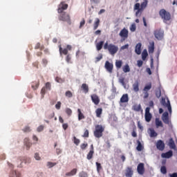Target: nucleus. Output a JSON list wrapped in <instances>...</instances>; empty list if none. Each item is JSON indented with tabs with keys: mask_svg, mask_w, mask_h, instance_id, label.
I'll return each instance as SVG.
<instances>
[{
	"mask_svg": "<svg viewBox=\"0 0 177 177\" xmlns=\"http://www.w3.org/2000/svg\"><path fill=\"white\" fill-rule=\"evenodd\" d=\"M79 177H88V173L82 171L79 173Z\"/></svg>",
	"mask_w": 177,
	"mask_h": 177,
	"instance_id": "a18cd8bd",
	"label": "nucleus"
},
{
	"mask_svg": "<svg viewBox=\"0 0 177 177\" xmlns=\"http://www.w3.org/2000/svg\"><path fill=\"white\" fill-rule=\"evenodd\" d=\"M59 15L58 16V19L59 21H66L68 24L71 25V18L70 17V15L67 14V12H58Z\"/></svg>",
	"mask_w": 177,
	"mask_h": 177,
	"instance_id": "20e7f679",
	"label": "nucleus"
},
{
	"mask_svg": "<svg viewBox=\"0 0 177 177\" xmlns=\"http://www.w3.org/2000/svg\"><path fill=\"white\" fill-rule=\"evenodd\" d=\"M160 172L161 174H163V175H165L167 174V167L165 166H162L160 168Z\"/></svg>",
	"mask_w": 177,
	"mask_h": 177,
	"instance_id": "49530a36",
	"label": "nucleus"
},
{
	"mask_svg": "<svg viewBox=\"0 0 177 177\" xmlns=\"http://www.w3.org/2000/svg\"><path fill=\"white\" fill-rule=\"evenodd\" d=\"M21 177V174L19 173V172H17V171H12L10 174V176L9 177Z\"/></svg>",
	"mask_w": 177,
	"mask_h": 177,
	"instance_id": "473e14b6",
	"label": "nucleus"
},
{
	"mask_svg": "<svg viewBox=\"0 0 177 177\" xmlns=\"http://www.w3.org/2000/svg\"><path fill=\"white\" fill-rule=\"evenodd\" d=\"M35 49H41V50H42V49H44V48L42 46L41 47L40 43H37L35 46Z\"/></svg>",
	"mask_w": 177,
	"mask_h": 177,
	"instance_id": "4d7b16f0",
	"label": "nucleus"
},
{
	"mask_svg": "<svg viewBox=\"0 0 177 177\" xmlns=\"http://www.w3.org/2000/svg\"><path fill=\"white\" fill-rule=\"evenodd\" d=\"M39 86V80L35 81L32 82V89H38V87Z\"/></svg>",
	"mask_w": 177,
	"mask_h": 177,
	"instance_id": "c85d7f7f",
	"label": "nucleus"
},
{
	"mask_svg": "<svg viewBox=\"0 0 177 177\" xmlns=\"http://www.w3.org/2000/svg\"><path fill=\"white\" fill-rule=\"evenodd\" d=\"M169 146L170 149H176V145H175V141H174V139L170 138L169 141Z\"/></svg>",
	"mask_w": 177,
	"mask_h": 177,
	"instance_id": "7c9ffc66",
	"label": "nucleus"
},
{
	"mask_svg": "<svg viewBox=\"0 0 177 177\" xmlns=\"http://www.w3.org/2000/svg\"><path fill=\"white\" fill-rule=\"evenodd\" d=\"M81 88L85 93H88L89 92V86L85 83L82 84Z\"/></svg>",
	"mask_w": 177,
	"mask_h": 177,
	"instance_id": "5701e85b",
	"label": "nucleus"
},
{
	"mask_svg": "<svg viewBox=\"0 0 177 177\" xmlns=\"http://www.w3.org/2000/svg\"><path fill=\"white\" fill-rule=\"evenodd\" d=\"M91 100L93 103L95 104V106H97V104L100 103V98H99V96H97V95L96 94H93L91 95Z\"/></svg>",
	"mask_w": 177,
	"mask_h": 177,
	"instance_id": "4468645a",
	"label": "nucleus"
},
{
	"mask_svg": "<svg viewBox=\"0 0 177 177\" xmlns=\"http://www.w3.org/2000/svg\"><path fill=\"white\" fill-rule=\"evenodd\" d=\"M104 49L109 51V53L111 55V56H114L117 52H118V46L113 44H109L108 42H106L104 45Z\"/></svg>",
	"mask_w": 177,
	"mask_h": 177,
	"instance_id": "f257e3e1",
	"label": "nucleus"
},
{
	"mask_svg": "<svg viewBox=\"0 0 177 177\" xmlns=\"http://www.w3.org/2000/svg\"><path fill=\"white\" fill-rule=\"evenodd\" d=\"M135 52L137 55L142 53V43H138L136 46Z\"/></svg>",
	"mask_w": 177,
	"mask_h": 177,
	"instance_id": "a211bd4d",
	"label": "nucleus"
},
{
	"mask_svg": "<svg viewBox=\"0 0 177 177\" xmlns=\"http://www.w3.org/2000/svg\"><path fill=\"white\" fill-rule=\"evenodd\" d=\"M159 16H160L163 23H167L171 20V13L165 10V9H161L159 11Z\"/></svg>",
	"mask_w": 177,
	"mask_h": 177,
	"instance_id": "f03ea898",
	"label": "nucleus"
},
{
	"mask_svg": "<svg viewBox=\"0 0 177 177\" xmlns=\"http://www.w3.org/2000/svg\"><path fill=\"white\" fill-rule=\"evenodd\" d=\"M132 109L134 111H140V110H142V106H140V104H136L133 106Z\"/></svg>",
	"mask_w": 177,
	"mask_h": 177,
	"instance_id": "c756f323",
	"label": "nucleus"
},
{
	"mask_svg": "<svg viewBox=\"0 0 177 177\" xmlns=\"http://www.w3.org/2000/svg\"><path fill=\"white\" fill-rule=\"evenodd\" d=\"M24 132H31V129L30 127L26 126L24 129H23Z\"/></svg>",
	"mask_w": 177,
	"mask_h": 177,
	"instance_id": "680f3d73",
	"label": "nucleus"
},
{
	"mask_svg": "<svg viewBox=\"0 0 177 177\" xmlns=\"http://www.w3.org/2000/svg\"><path fill=\"white\" fill-rule=\"evenodd\" d=\"M137 171L139 175H143L145 174V163H140L137 167Z\"/></svg>",
	"mask_w": 177,
	"mask_h": 177,
	"instance_id": "9b49d317",
	"label": "nucleus"
},
{
	"mask_svg": "<svg viewBox=\"0 0 177 177\" xmlns=\"http://www.w3.org/2000/svg\"><path fill=\"white\" fill-rule=\"evenodd\" d=\"M166 107H167L170 113H172V108L171 107V102H169V100H168V104Z\"/></svg>",
	"mask_w": 177,
	"mask_h": 177,
	"instance_id": "6e6d98bb",
	"label": "nucleus"
},
{
	"mask_svg": "<svg viewBox=\"0 0 177 177\" xmlns=\"http://www.w3.org/2000/svg\"><path fill=\"white\" fill-rule=\"evenodd\" d=\"M103 132H104V127L102 124L95 125V130L94 131V136L97 139L103 136Z\"/></svg>",
	"mask_w": 177,
	"mask_h": 177,
	"instance_id": "7ed1b4c3",
	"label": "nucleus"
},
{
	"mask_svg": "<svg viewBox=\"0 0 177 177\" xmlns=\"http://www.w3.org/2000/svg\"><path fill=\"white\" fill-rule=\"evenodd\" d=\"M68 8V4L66 3L65 1H62L58 5L57 12L58 13H63L64 10H67Z\"/></svg>",
	"mask_w": 177,
	"mask_h": 177,
	"instance_id": "39448f33",
	"label": "nucleus"
},
{
	"mask_svg": "<svg viewBox=\"0 0 177 177\" xmlns=\"http://www.w3.org/2000/svg\"><path fill=\"white\" fill-rule=\"evenodd\" d=\"M119 35L122 38H128V30H127V28H123L119 33Z\"/></svg>",
	"mask_w": 177,
	"mask_h": 177,
	"instance_id": "f3484780",
	"label": "nucleus"
},
{
	"mask_svg": "<svg viewBox=\"0 0 177 177\" xmlns=\"http://www.w3.org/2000/svg\"><path fill=\"white\" fill-rule=\"evenodd\" d=\"M128 102H129V97H128V94H123L120 98V104L128 103Z\"/></svg>",
	"mask_w": 177,
	"mask_h": 177,
	"instance_id": "2eb2a0df",
	"label": "nucleus"
},
{
	"mask_svg": "<svg viewBox=\"0 0 177 177\" xmlns=\"http://www.w3.org/2000/svg\"><path fill=\"white\" fill-rule=\"evenodd\" d=\"M150 133H149V136L151 138H156V136H158V133L157 132H156V131H154V129H150Z\"/></svg>",
	"mask_w": 177,
	"mask_h": 177,
	"instance_id": "2f4dec72",
	"label": "nucleus"
},
{
	"mask_svg": "<svg viewBox=\"0 0 177 177\" xmlns=\"http://www.w3.org/2000/svg\"><path fill=\"white\" fill-rule=\"evenodd\" d=\"M93 154H95V151H89L86 157L87 160H92L93 158Z\"/></svg>",
	"mask_w": 177,
	"mask_h": 177,
	"instance_id": "f704fd0d",
	"label": "nucleus"
},
{
	"mask_svg": "<svg viewBox=\"0 0 177 177\" xmlns=\"http://www.w3.org/2000/svg\"><path fill=\"white\" fill-rule=\"evenodd\" d=\"M133 175V171H132V168L131 167H127V169H126L125 176L127 177H132Z\"/></svg>",
	"mask_w": 177,
	"mask_h": 177,
	"instance_id": "412c9836",
	"label": "nucleus"
},
{
	"mask_svg": "<svg viewBox=\"0 0 177 177\" xmlns=\"http://www.w3.org/2000/svg\"><path fill=\"white\" fill-rule=\"evenodd\" d=\"M104 41H101L96 44L97 50H102Z\"/></svg>",
	"mask_w": 177,
	"mask_h": 177,
	"instance_id": "72a5a7b5",
	"label": "nucleus"
},
{
	"mask_svg": "<svg viewBox=\"0 0 177 177\" xmlns=\"http://www.w3.org/2000/svg\"><path fill=\"white\" fill-rule=\"evenodd\" d=\"M24 143L26 147V150H30V147H31V146H32V143L30 142V139H28V138H25Z\"/></svg>",
	"mask_w": 177,
	"mask_h": 177,
	"instance_id": "aec40b11",
	"label": "nucleus"
},
{
	"mask_svg": "<svg viewBox=\"0 0 177 177\" xmlns=\"http://www.w3.org/2000/svg\"><path fill=\"white\" fill-rule=\"evenodd\" d=\"M83 138H89V131L88 129L85 130Z\"/></svg>",
	"mask_w": 177,
	"mask_h": 177,
	"instance_id": "864d4df0",
	"label": "nucleus"
},
{
	"mask_svg": "<svg viewBox=\"0 0 177 177\" xmlns=\"http://www.w3.org/2000/svg\"><path fill=\"white\" fill-rule=\"evenodd\" d=\"M155 122H156V125L157 128H158V127H161L162 128V127H163L162 122L161 120H160V119L156 118Z\"/></svg>",
	"mask_w": 177,
	"mask_h": 177,
	"instance_id": "c9c22d12",
	"label": "nucleus"
},
{
	"mask_svg": "<svg viewBox=\"0 0 177 177\" xmlns=\"http://www.w3.org/2000/svg\"><path fill=\"white\" fill-rule=\"evenodd\" d=\"M103 113V109L102 108H98L95 110L96 117L97 118H100L102 117V114Z\"/></svg>",
	"mask_w": 177,
	"mask_h": 177,
	"instance_id": "b1692460",
	"label": "nucleus"
},
{
	"mask_svg": "<svg viewBox=\"0 0 177 177\" xmlns=\"http://www.w3.org/2000/svg\"><path fill=\"white\" fill-rule=\"evenodd\" d=\"M97 167V171L98 174H100V170L102 169V165L97 162H95Z\"/></svg>",
	"mask_w": 177,
	"mask_h": 177,
	"instance_id": "37998d69",
	"label": "nucleus"
},
{
	"mask_svg": "<svg viewBox=\"0 0 177 177\" xmlns=\"http://www.w3.org/2000/svg\"><path fill=\"white\" fill-rule=\"evenodd\" d=\"M147 97H149V92L144 91V99H147Z\"/></svg>",
	"mask_w": 177,
	"mask_h": 177,
	"instance_id": "774afa93",
	"label": "nucleus"
},
{
	"mask_svg": "<svg viewBox=\"0 0 177 177\" xmlns=\"http://www.w3.org/2000/svg\"><path fill=\"white\" fill-rule=\"evenodd\" d=\"M145 121L147 122H150L151 121L152 115L150 113V107H147L145 109Z\"/></svg>",
	"mask_w": 177,
	"mask_h": 177,
	"instance_id": "1a4fd4ad",
	"label": "nucleus"
},
{
	"mask_svg": "<svg viewBox=\"0 0 177 177\" xmlns=\"http://www.w3.org/2000/svg\"><path fill=\"white\" fill-rule=\"evenodd\" d=\"M47 165L48 168H53V167H55V165H56V162H48Z\"/></svg>",
	"mask_w": 177,
	"mask_h": 177,
	"instance_id": "3c124183",
	"label": "nucleus"
},
{
	"mask_svg": "<svg viewBox=\"0 0 177 177\" xmlns=\"http://www.w3.org/2000/svg\"><path fill=\"white\" fill-rule=\"evenodd\" d=\"M149 56V54L147 53V50H144L142 53V60H146V58Z\"/></svg>",
	"mask_w": 177,
	"mask_h": 177,
	"instance_id": "4c0bfd02",
	"label": "nucleus"
},
{
	"mask_svg": "<svg viewBox=\"0 0 177 177\" xmlns=\"http://www.w3.org/2000/svg\"><path fill=\"white\" fill-rule=\"evenodd\" d=\"M80 139L77 138L76 137H73V143L76 145V146H78L80 145Z\"/></svg>",
	"mask_w": 177,
	"mask_h": 177,
	"instance_id": "8fccbe9b",
	"label": "nucleus"
},
{
	"mask_svg": "<svg viewBox=\"0 0 177 177\" xmlns=\"http://www.w3.org/2000/svg\"><path fill=\"white\" fill-rule=\"evenodd\" d=\"M88 147V143H84V144H82L80 145V148L82 149V150H85V149H86Z\"/></svg>",
	"mask_w": 177,
	"mask_h": 177,
	"instance_id": "bf43d9fd",
	"label": "nucleus"
},
{
	"mask_svg": "<svg viewBox=\"0 0 177 177\" xmlns=\"http://www.w3.org/2000/svg\"><path fill=\"white\" fill-rule=\"evenodd\" d=\"M60 107H62V102L60 101H59L55 104V109H57V110H60Z\"/></svg>",
	"mask_w": 177,
	"mask_h": 177,
	"instance_id": "5fc2aeb1",
	"label": "nucleus"
},
{
	"mask_svg": "<svg viewBox=\"0 0 177 177\" xmlns=\"http://www.w3.org/2000/svg\"><path fill=\"white\" fill-rule=\"evenodd\" d=\"M156 149H158V150H160V151H164V149H165V143H164V141H162V140H158L156 142Z\"/></svg>",
	"mask_w": 177,
	"mask_h": 177,
	"instance_id": "0eeeda50",
	"label": "nucleus"
},
{
	"mask_svg": "<svg viewBox=\"0 0 177 177\" xmlns=\"http://www.w3.org/2000/svg\"><path fill=\"white\" fill-rule=\"evenodd\" d=\"M134 10H137L136 12V16L138 17V16H140L142 15V8L140 7V3H136L134 6Z\"/></svg>",
	"mask_w": 177,
	"mask_h": 177,
	"instance_id": "9d476101",
	"label": "nucleus"
},
{
	"mask_svg": "<svg viewBox=\"0 0 177 177\" xmlns=\"http://www.w3.org/2000/svg\"><path fill=\"white\" fill-rule=\"evenodd\" d=\"M59 53L60 55H68V50H67V48H62V46H59Z\"/></svg>",
	"mask_w": 177,
	"mask_h": 177,
	"instance_id": "cd10ccee",
	"label": "nucleus"
},
{
	"mask_svg": "<svg viewBox=\"0 0 177 177\" xmlns=\"http://www.w3.org/2000/svg\"><path fill=\"white\" fill-rule=\"evenodd\" d=\"M46 93V88L45 87H43L41 90V97H44V95Z\"/></svg>",
	"mask_w": 177,
	"mask_h": 177,
	"instance_id": "13d9d810",
	"label": "nucleus"
},
{
	"mask_svg": "<svg viewBox=\"0 0 177 177\" xmlns=\"http://www.w3.org/2000/svg\"><path fill=\"white\" fill-rule=\"evenodd\" d=\"M65 113L67 114V115H68V117H70L71 114H73V110H71L70 108H66L65 109Z\"/></svg>",
	"mask_w": 177,
	"mask_h": 177,
	"instance_id": "79ce46f5",
	"label": "nucleus"
},
{
	"mask_svg": "<svg viewBox=\"0 0 177 177\" xmlns=\"http://www.w3.org/2000/svg\"><path fill=\"white\" fill-rule=\"evenodd\" d=\"M138 146L136 147V150L138 151H142L143 149H145V147L142 145V142H140L139 140H137Z\"/></svg>",
	"mask_w": 177,
	"mask_h": 177,
	"instance_id": "bb28decb",
	"label": "nucleus"
},
{
	"mask_svg": "<svg viewBox=\"0 0 177 177\" xmlns=\"http://www.w3.org/2000/svg\"><path fill=\"white\" fill-rule=\"evenodd\" d=\"M139 85H140V80H136L132 84L133 91L134 92H139Z\"/></svg>",
	"mask_w": 177,
	"mask_h": 177,
	"instance_id": "ddd939ff",
	"label": "nucleus"
},
{
	"mask_svg": "<svg viewBox=\"0 0 177 177\" xmlns=\"http://www.w3.org/2000/svg\"><path fill=\"white\" fill-rule=\"evenodd\" d=\"M150 89H151V83H149L148 85L144 87L143 92H149Z\"/></svg>",
	"mask_w": 177,
	"mask_h": 177,
	"instance_id": "58836bf2",
	"label": "nucleus"
},
{
	"mask_svg": "<svg viewBox=\"0 0 177 177\" xmlns=\"http://www.w3.org/2000/svg\"><path fill=\"white\" fill-rule=\"evenodd\" d=\"M115 67L116 68H121V67H122V61L117 60L115 62Z\"/></svg>",
	"mask_w": 177,
	"mask_h": 177,
	"instance_id": "e433bc0d",
	"label": "nucleus"
},
{
	"mask_svg": "<svg viewBox=\"0 0 177 177\" xmlns=\"http://www.w3.org/2000/svg\"><path fill=\"white\" fill-rule=\"evenodd\" d=\"M65 96L66 97H73V93H71V91H67L66 93H65Z\"/></svg>",
	"mask_w": 177,
	"mask_h": 177,
	"instance_id": "09e8293b",
	"label": "nucleus"
},
{
	"mask_svg": "<svg viewBox=\"0 0 177 177\" xmlns=\"http://www.w3.org/2000/svg\"><path fill=\"white\" fill-rule=\"evenodd\" d=\"M44 88H46L47 91H50L52 89V85L50 84V82H46Z\"/></svg>",
	"mask_w": 177,
	"mask_h": 177,
	"instance_id": "c03bdc74",
	"label": "nucleus"
},
{
	"mask_svg": "<svg viewBox=\"0 0 177 177\" xmlns=\"http://www.w3.org/2000/svg\"><path fill=\"white\" fill-rule=\"evenodd\" d=\"M147 6V0H145L140 5L141 11L143 10Z\"/></svg>",
	"mask_w": 177,
	"mask_h": 177,
	"instance_id": "a19ab883",
	"label": "nucleus"
},
{
	"mask_svg": "<svg viewBox=\"0 0 177 177\" xmlns=\"http://www.w3.org/2000/svg\"><path fill=\"white\" fill-rule=\"evenodd\" d=\"M44 127L43 125H40L37 127V132H42L44 131Z\"/></svg>",
	"mask_w": 177,
	"mask_h": 177,
	"instance_id": "69168bd1",
	"label": "nucleus"
},
{
	"mask_svg": "<svg viewBox=\"0 0 177 177\" xmlns=\"http://www.w3.org/2000/svg\"><path fill=\"white\" fill-rule=\"evenodd\" d=\"M172 156H174L172 151H169L166 153H162L161 154L162 158H171V157H172Z\"/></svg>",
	"mask_w": 177,
	"mask_h": 177,
	"instance_id": "dca6fc26",
	"label": "nucleus"
},
{
	"mask_svg": "<svg viewBox=\"0 0 177 177\" xmlns=\"http://www.w3.org/2000/svg\"><path fill=\"white\" fill-rule=\"evenodd\" d=\"M153 34H154L155 38H156V39H158L159 41H160V39H162V38H164V30L161 29L156 30Z\"/></svg>",
	"mask_w": 177,
	"mask_h": 177,
	"instance_id": "423d86ee",
	"label": "nucleus"
},
{
	"mask_svg": "<svg viewBox=\"0 0 177 177\" xmlns=\"http://www.w3.org/2000/svg\"><path fill=\"white\" fill-rule=\"evenodd\" d=\"M156 96L158 97V99H160L161 97V90L157 91L156 92Z\"/></svg>",
	"mask_w": 177,
	"mask_h": 177,
	"instance_id": "e2e57ef3",
	"label": "nucleus"
},
{
	"mask_svg": "<svg viewBox=\"0 0 177 177\" xmlns=\"http://www.w3.org/2000/svg\"><path fill=\"white\" fill-rule=\"evenodd\" d=\"M85 26V19H82V20L80 21V25L79 26V28H82Z\"/></svg>",
	"mask_w": 177,
	"mask_h": 177,
	"instance_id": "052dcab7",
	"label": "nucleus"
},
{
	"mask_svg": "<svg viewBox=\"0 0 177 177\" xmlns=\"http://www.w3.org/2000/svg\"><path fill=\"white\" fill-rule=\"evenodd\" d=\"M148 52L149 55L154 53V41H151L149 43V46L148 47Z\"/></svg>",
	"mask_w": 177,
	"mask_h": 177,
	"instance_id": "6ab92c4d",
	"label": "nucleus"
},
{
	"mask_svg": "<svg viewBox=\"0 0 177 177\" xmlns=\"http://www.w3.org/2000/svg\"><path fill=\"white\" fill-rule=\"evenodd\" d=\"M123 71H124V73H129V71H131V68H129V65L126 64L123 67Z\"/></svg>",
	"mask_w": 177,
	"mask_h": 177,
	"instance_id": "ea45409f",
	"label": "nucleus"
},
{
	"mask_svg": "<svg viewBox=\"0 0 177 177\" xmlns=\"http://www.w3.org/2000/svg\"><path fill=\"white\" fill-rule=\"evenodd\" d=\"M35 160H37V161H39V160H41V157L39 156V153H35Z\"/></svg>",
	"mask_w": 177,
	"mask_h": 177,
	"instance_id": "0e129e2a",
	"label": "nucleus"
},
{
	"mask_svg": "<svg viewBox=\"0 0 177 177\" xmlns=\"http://www.w3.org/2000/svg\"><path fill=\"white\" fill-rule=\"evenodd\" d=\"M104 67L106 71L109 73V74H111L113 73V68H114V65H113V63H111L109 61H106Z\"/></svg>",
	"mask_w": 177,
	"mask_h": 177,
	"instance_id": "6e6552de",
	"label": "nucleus"
},
{
	"mask_svg": "<svg viewBox=\"0 0 177 177\" xmlns=\"http://www.w3.org/2000/svg\"><path fill=\"white\" fill-rule=\"evenodd\" d=\"M137 66H138V67H142V66H143V61H142V60H138V61L137 62Z\"/></svg>",
	"mask_w": 177,
	"mask_h": 177,
	"instance_id": "338daca9",
	"label": "nucleus"
},
{
	"mask_svg": "<svg viewBox=\"0 0 177 177\" xmlns=\"http://www.w3.org/2000/svg\"><path fill=\"white\" fill-rule=\"evenodd\" d=\"M77 113H78V120L81 121V120H84L85 115H84V113L81 112V109H78Z\"/></svg>",
	"mask_w": 177,
	"mask_h": 177,
	"instance_id": "a878e982",
	"label": "nucleus"
},
{
	"mask_svg": "<svg viewBox=\"0 0 177 177\" xmlns=\"http://www.w3.org/2000/svg\"><path fill=\"white\" fill-rule=\"evenodd\" d=\"M130 30L131 31V32H134V31H136V24H131V26H130Z\"/></svg>",
	"mask_w": 177,
	"mask_h": 177,
	"instance_id": "de8ad7c7",
	"label": "nucleus"
},
{
	"mask_svg": "<svg viewBox=\"0 0 177 177\" xmlns=\"http://www.w3.org/2000/svg\"><path fill=\"white\" fill-rule=\"evenodd\" d=\"M100 24V19L99 18H96L95 21L93 24V30H97V28L99 27Z\"/></svg>",
	"mask_w": 177,
	"mask_h": 177,
	"instance_id": "393cba45",
	"label": "nucleus"
},
{
	"mask_svg": "<svg viewBox=\"0 0 177 177\" xmlns=\"http://www.w3.org/2000/svg\"><path fill=\"white\" fill-rule=\"evenodd\" d=\"M168 100H167V102L165 101V98H162V101H161L162 106H164L165 107L167 106L168 105Z\"/></svg>",
	"mask_w": 177,
	"mask_h": 177,
	"instance_id": "603ef678",
	"label": "nucleus"
},
{
	"mask_svg": "<svg viewBox=\"0 0 177 177\" xmlns=\"http://www.w3.org/2000/svg\"><path fill=\"white\" fill-rule=\"evenodd\" d=\"M78 169H73L71 171L66 173V176H74V175H77Z\"/></svg>",
	"mask_w": 177,
	"mask_h": 177,
	"instance_id": "4be33fe9",
	"label": "nucleus"
},
{
	"mask_svg": "<svg viewBox=\"0 0 177 177\" xmlns=\"http://www.w3.org/2000/svg\"><path fill=\"white\" fill-rule=\"evenodd\" d=\"M162 120L165 124H169V114L168 113V112L163 113L162 115Z\"/></svg>",
	"mask_w": 177,
	"mask_h": 177,
	"instance_id": "f8f14e48",
	"label": "nucleus"
}]
</instances>
